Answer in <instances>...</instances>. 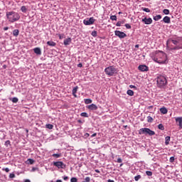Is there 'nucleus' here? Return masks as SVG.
<instances>
[{
    "label": "nucleus",
    "mask_w": 182,
    "mask_h": 182,
    "mask_svg": "<svg viewBox=\"0 0 182 182\" xmlns=\"http://www.w3.org/2000/svg\"><path fill=\"white\" fill-rule=\"evenodd\" d=\"M153 60L154 62H156V63L164 65L167 60V55H166V53L161 50H156Z\"/></svg>",
    "instance_id": "1"
},
{
    "label": "nucleus",
    "mask_w": 182,
    "mask_h": 182,
    "mask_svg": "<svg viewBox=\"0 0 182 182\" xmlns=\"http://www.w3.org/2000/svg\"><path fill=\"white\" fill-rule=\"evenodd\" d=\"M6 16L9 22H11V23H14V22H17V21H19V19H21V16H19V14L15 11L6 12Z\"/></svg>",
    "instance_id": "2"
},
{
    "label": "nucleus",
    "mask_w": 182,
    "mask_h": 182,
    "mask_svg": "<svg viewBox=\"0 0 182 182\" xmlns=\"http://www.w3.org/2000/svg\"><path fill=\"white\" fill-rule=\"evenodd\" d=\"M156 85L158 87L161 89L167 85V77L165 75H158L156 77Z\"/></svg>",
    "instance_id": "3"
},
{
    "label": "nucleus",
    "mask_w": 182,
    "mask_h": 182,
    "mask_svg": "<svg viewBox=\"0 0 182 182\" xmlns=\"http://www.w3.org/2000/svg\"><path fill=\"white\" fill-rule=\"evenodd\" d=\"M105 73L107 76H114L117 73V70L114 66L111 65L105 69Z\"/></svg>",
    "instance_id": "4"
},
{
    "label": "nucleus",
    "mask_w": 182,
    "mask_h": 182,
    "mask_svg": "<svg viewBox=\"0 0 182 182\" xmlns=\"http://www.w3.org/2000/svg\"><path fill=\"white\" fill-rule=\"evenodd\" d=\"M114 35L115 36L119 38V39H124V38L127 36V34H126L124 32L117 30L114 31Z\"/></svg>",
    "instance_id": "5"
},
{
    "label": "nucleus",
    "mask_w": 182,
    "mask_h": 182,
    "mask_svg": "<svg viewBox=\"0 0 182 182\" xmlns=\"http://www.w3.org/2000/svg\"><path fill=\"white\" fill-rule=\"evenodd\" d=\"M53 164L55 167H58V168H66V164L63 161H53Z\"/></svg>",
    "instance_id": "6"
},
{
    "label": "nucleus",
    "mask_w": 182,
    "mask_h": 182,
    "mask_svg": "<svg viewBox=\"0 0 182 182\" xmlns=\"http://www.w3.org/2000/svg\"><path fill=\"white\" fill-rule=\"evenodd\" d=\"M95 21H96V19H95V18L90 17V18L84 19L83 23H84V25L90 26V25H93V23H95Z\"/></svg>",
    "instance_id": "7"
},
{
    "label": "nucleus",
    "mask_w": 182,
    "mask_h": 182,
    "mask_svg": "<svg viewBox=\"0 0 182 182\" xmlns=\"http://www.w3.org/2000/svg\"><path fill=\"white\" fill-rule=\"evenodd\" d=\"M175 122L179 127V130H181L182 129V117H175Z\"/></svg>",
    "instance_id": "8"
},
{
    "label": "nucleus",
    "mask_w": 182,
    "mask_h": 182,
    "mask_svg": "<svg viewBox=\"0 0 182 182\" xmlns=\"http://www.w3.org/2000/svg\"><path fill=\"white\" fill-rule=\"evenodd\" d=\"M138 69L140 72H149V68L146 65H139Z\"/></svg>",
    "instance_id": "9"
},
{
    "label": "nucleus",
    "mask_w": 182,
    "mask_h": 182,
    "mask_svg": "<svg viewBox=\"0 0 182 182\" xmlns=\"http://www.w3.org/2000/svg\"><path fill=\"white\" fill-rule=\"evenodd\" d=\"M141 21L144 22L145 25H151V23H153V19H151V18H147L146 17H145L142 18Z\"/></svg>",
    "instance_id": "10"
},
{
    "label": "nucleus",
    "mask_w": 182,
    "mask_h": 182,
    "mask_svg": "<svg viewBox=\"0 0 182 182\" xmlns=\"http://www.w3.org/2000/svg\"><path fill=\"white\" fill-rule=\"evenodd\" d=\"M149 130V128H141L139 131V134H145V136H147Z\"/></svg>",
    "instance_id": "11"
},
{
    "label": "nucleus",
    "mask_w": 182,
    "mask_h": 182,
    "mask_svg": "<svg viewBox=\"0 0 182 182\" xmlns=\"http://www.w3.org/2000/svg\"><path fill=\"white\" fill-rule=\"evenodd\" d=\"M86 107L90 111H95L97 109V105H96L95 104H91L90 105H87Z\"/></svg>",
    "instance_id": "12"
},
{
    "label": "nucleus",
    "mask_w": 182,
    "mask_h": 182,
    "mask_svg": "<svg viewBox=\"0 0 182 182\" xmlns=\"http://www.w3.org/2000/svg\"><path fill=\"white\" fill-rule=\"evenodd\" d=\"M63 43H64L65 46H68L70 45L72 43V38H65L63 41Z\"/></svg>",
    "instance_id": "13"
},
{
    "label": "nucleus",
    "mask_w": 182,
    "mask_h": 182,
    "mask_svg": "<svg viewBox=\"0 0 182 182\" xmlns=\"http://www.w3.org/2000/svg\"><path fill=\"white\" fill-rule=\"evenodd\" d=\"M79 89V87L76 86L75 87L73 90H72V94L73 96H74V97H77V95H76V93H77V90Z\"/></svg>",
    "instance_id": "14"
},
{
    "label": "nucleus",
    "mask_w": 182,
    "mask_h": 182,
    "mask_svg": "<svg viewBox=\"0 0 182 182\" xmlns=\"http://www.w3.org/2000/svg\"><path fill=\"white\" fill-rule=\"evenodd\" d=\"M33 52L36 55H42V51L41 50V48H33Z\"/></svg>",
    "instance_id": "15"
},
{
    "label": "nucleus",
    "mask_w": 182,
    "mask_h": 182,
    "mask_svg": "<svg viewBox=\"0 0 182 182\" xmlns=\"http://www.w3.org/2000/svg\"><path fill=\"white\" fill-rule=\"evenodd\" d=\"M180 49H182V46H176L173 48H169L168 50H180Z\"/></svg>",
    "instance_id": "16"
},
{
    "label": "nucleus",
    "mask_w": 182,
    "mask_h": 182,
    "mask_svg": "<svg viewBox=\"0 0 182 182\" xmlns=\"http://www.w3.org/2000/svg\"><path fill=\"white\" fill-rule=\"evenodd\" d=\"M160 112L162 114H167L168 110L167 109V108L164 107L160 109Z\"/></svg>",
    "instance_id": "17"
},
{
    "label": "nucleus",
    "mask_w": 182,
    "mask_h": 182,
    "mask_svg": "<svg viewBox=\"0 0 182 182\" xmlns=\"http://www.w3.org/2000/svg\"><path fill=\"white\" fill-rule=\"evenodd\" d=\"M163 22H164V23H170V22H171V18H170V17L166 16L163 18Z\"/></svg>",
    "instance_id": "18"
},
{
    "label": "nucleus",
    "mask_w": 182,
    "mask_h": 182,
    "mask_svg": "<svg viewBox=\"0 0 182 182\" xmlns=\"http://www.w3.org/2000/svg\"><path fill=\"white\" fill-rule=\"evenodd\" d=\"M13 36L15 38H18L19 36V30L18 29H14L13 31Z\"/></svg>",
    "instance_id": "19"
},
{
    "label": "nucleus",
    "mask_w": 182,
    "mask_h": 182,
    "mask_svg": "<svg viewBox=\"0 0 182 182\" xmlns=\"http://www.w3.org/2000/svg\"><path fill=\"white\" fill-rule=\"evenodd\" d=\"M9 100H11V102H12L13 103H18V102H19V99H18V97H16L9 98Z\"/></svg>",
    "instance_id": "20"
},
{
    "label": "nucleus",
    "mask_w": 182,
    "mask_h": 182,
    "mask_svg": "<svg viewBox=\"0 0 182 182\" xmlns=\"http://www.w3.org/2000/svg\"><path fill=\"white\" fill-rule=\"evenodd\" d=\"M170 136H167L165 137V144L166 146H168V144H170Z\"/></svg>",
    "instance_id": "21"
},
{
    "label": "nucleus",
    "mask_w": 182,
    "mask_h": 182,
    "mask_svg": "<svg viewBox=\"0 0 182 182\" xmlns=\"http://www.w3.org/2000/svg\"><path fill=\"white\" fill-rule=\"evenodd\" d=\"M173 40V38H168L166 41V49L168 50L169 48H170V42H171V41Z\"/></svg>",
    "instance_id": "22"
},
{
    "label": "nucleus",
    "mask_w": 182,
    "mask_h": 182,
    "mask_svg": "<svg viewBox=\"0 0 182 182\" xmlns=\"http://www.w3.org/2000/svg\"><path fill=\"white\" fill-rule=\"evenodd\" d=\"M47 45H48V46H56V43L52 41H49L47 42Z\"/></svg>",
    "instance_id": "23"
},
{
    "label": "nucleus",
    "mask_w": 182,
    "mask_h": 182,
    "mask_svg": "<svg viewBox=\"0 0 182 182\" xmlns=\"http://www.w3.org/2000/svg\"><path fill=\"white\" fill-rule=\"evenodd\" d=\"M148 134V136H154V134H156V132H154V131H152L151 129H149L148 132L146 133V135Z\"/></svg>",
    "instance_id": "24"
},
{
    "label": "nucleus",
    "mask_w": 182,
    "mask_h": 182,
    "mask_svg": "<svg viewBox=\"0 0 182 182\" xmlns=\"http://www.w3.org/2000/svg\"><path fill=\"white\" fill-rule=\"evenodd\" d=\"M21 11L23 14H26V11H28V7H26V6H22L21 8Z\"/></svg>",
    "instance_id": "25"
},
{
    "label": "nucleus",
    "mask_w": 182,
    "mask_h": 182,
    "mask_svg": "<svg viewBox=\"0 0 182 182\" xmlns=\"http://www.w3.org/2000/svg\"><path fill=\"white\" fill-rule=\"evenodd\" d=\"M127 95H128V96H134V92L132 90H128L127 91Z\"/></svg>",
    "instance_id": "26"
},
{
    "label": "nucleus",
    "mask_w": 182,
    "mask_h": 182,
    "mask_svg": "<svg viewBox=\"0 0 182 182\" xmlns=\"http://www.w3.org/2000/svg\"><path fill=\"white\" fill-rule=\"evenodd\" d=\"M160 19H161V15L160 14L154 16V21H160Z\"/></svg>",
    "instance_id": "27"
},
{
    "label": "nucleus",
    "mask_w": 182,
    "mask_h": 182,
    "mask_svg": "<svg viewBox=\"0 0 182 182\" xmlns=\"http://www.w3.org/2000/svg\"><path fill=\"white\" fill-rule=\"evenodd\" d=\"M84 102L85 105H90V103H92V101L91 99H85Z\"/></svg>",
    "instance_id": "28"
},
{
    "label": "nucleus",
    "mask_w": 182,
    "mask_h": 182,
    "mask_svg": "<svg viewBox=\"0 0 182 182\" xmlns=\"http://www.w3.org/2000/svg\"><path fill=\"white\" fill-rule=\"evenodd\" d=\"M46 127V129H49V130H52V129H53V125L52 124H47Z\"/></svg>",
    "instance_id": "29"
},
{
    "label": "nucleus",
    "mask_w": 182,
    "mask_h": 182,
    "mask_svg": "<svg viewBox=\"0 0 182 182\" xmlns=\"http://www.w3.org/2000/svg\"><path fill=\"white\" fill-rule=\"evenodd\" d=\"M52 156L53 157H55V159H59L62 156V154H53Z\"/></svg>",
    "instance_id": "30"
},
{
    "label": "nucleus",
    "mask_w": 182,
    "mask_h": 182,
    "mask_svg": "<svg viewBox=\"0 0 182 182\" xmlns=\"http://www.w3.org/2000/svg\"><path fill=\"white\" fill-rule=\"evenodd\" d=\"M33 163H35V160H33L32 159H28L27 160V164H33Z\"/></svg>",
    "instance_id": "31"
},
{
    "label": "nucleus",
    "mask_w": 182,
    "mask_h": 182,
    "mask_svg": "<svg viewBox=\"0 0 182 182\" xmlns=\"http://www.w3.org/2000/svg\"><path fill=\"white\" fill-rule=\"evenodd\" d=\"M80 116L81 117H89V114L87 112H82Z\"/></svg>",
    "instance_id": "32"
},
{
    "label": "nucleus",
    "mask_w": 182,
    "mask_h": 182,
    "mask_svg": "<svg viewBox=\"0 0 182 182\" xmlns=\"http://www.w3.org/2000/svg\"><path fill=\"white\" fill-rule=\"evenodd\" d=\"M163 14H164V15H168L170 14V10L165 9L163 10Z\"/></svg>",
    "instance_id": "33"
},
{
    "label": "nucleus",
    "mask_w": 182,
    "mask_h": 182,
    "mask_svg": "<svg viewBox=\"0 0 182 182\" xmlns=\"http://www.w3.org/2000/svg\"><path fill=\"white\" fill-rule=\"evenodd\" d=\"M153 117H150V116H148L147 117V122L148 123H153Z\"/></svg>",
    "instance_id": "34"
},
{
    "label": "nucleus",
    "mask_w": 182,
    "mask_h": 182,
    "mask_svg": "<svg viewBox=\"0 0 182 182\" xmlns=\"http://www.w3.org/2000/svg\"><path fill=\"white\" fill-rule=\"evenodd\" d=\"M91 35H92V36H93V38H96V37L97 36V31H93L91 33Z\"/></svg>",
    "instance_id": "35"
},
{
    "label": "nucleus",
    "mask_w": 182,
    "mask_h": 182,
    "mask_svg": "<svg viewBox=\"0 0 182 182\" xmlns=\"http://www.w3.org/2000/svg\"><path fill=\"white\" fill-rule=\"evenodd\" d=\"M4 146H6V147H9V146H11V141L9 140L6 141Z\"/></svg>",
    "instance_id": "36"
},
{
    "label": "nucleus",
    "mask_w": 182,
    "mask_h": 182,
    "mask_svg": "<svg viewBox=\"0 0 182 182\" xmlns=\"http://www.w3.org/2000/svg\"><path fill=\"white\" fill-rule=\"evenodd\" d=\"M158 129H159V130H164V125H163L162 124H159L158 125Z\"/></svg>",
    "instance_id": "37"
},
{
    "label": "nucleus",
    "mask_w": 182,
    "mask_h": 182,
    "mask_svg": "<svg viewBox=\"0 0 182 182\" xmlns=\"http://www.w3.org/2000/svg\"><path fill=\"white\" fill-rule=\"evenodd\" d=\"M146 176H148L149 177H150V176H153V172L151 171H146Z\"/></svg>",
    "instance_id": "38"
},
{
    "label": "nucleus",
    "mask_w": 182,
    "mask_h": 182,
    "mask_svg": "<svg viewBox=\"0 0 182 182\" xmlns=\"http://www.w3.org/2000/svg\"><path fill=\"white\" fill-rule=\"evenodd\" d=\"M140 178H141V175H137V176H134V180L136 181H139V180H140Z\"/></svg>",
    "instance_id": "39"
},
{
    "label": "nucleus",
    "mask_w": 182,
    "mask_h": 182,
    "mask_svg": "<svg viewBox=\"0 0 182 182\" xmlns=\"http://www.w3.org/2000/svg\"><path fill=\"white\" fill-rule=\"evenodd\" d=\"M142 11H144V12H150V9L149 8H146V7H142Z\"/></svg>",
    "instance_id": "40"
},
{
    "label": "nucleus",
    "mask_w": 182,
    "mask_h": 182,
    "mask_svg": "<svg viewBox=\"0 0 182 182\" xmlns=\"http://www.w3.org/2000/svg\"><path fill=\"white\" fill-rule=\"evenodd\" d=\"M111 21H117V16H110Z\"/></svg>",
    "instance_id": "41"
},
{
    "label": "nucleus",
    "mask_w": 182,
    "mask_h": 182,
    "mask_svg": "<svg viewBox=\"0 0 182 182\" xmlns=\"http://www.w3.org/2000/svg\"><path fill=\"white\" fill-rule=\"evenodd\" d=\"M70 182H77V178L76 177L71 178Z\"/></svg>",
    "instance_id": "42"
},
{
    "label": "nucleus",
    "mask_w": 182,
    "mask_h": 182,
    "mask_svg": "<svg viewBox=\"0 0 182 182\" xmlns=\"http://www.w3.org/2000/svg\"><path fill=\"white\" fill-rule=\"evenodd\" d=\"M124 26L127 28V29H132V26H130L129 23H126Z\"/></svg>",
    "instance_id": "43"
},
{
    "label": "nucleus",
    "mask_w": 182,
    "mask_h": 182,
    "mask_svg": "<svg viewBox=\"0 0 182 182\" xmlns=\"http://www.w3.org/2000/svg\"><path fill=\"white\" fill-rule=\"evenodd\" d=\"M171 42H172V43H173V45H177L178 43V41H177V40L172 39Z\"/></svg>",
    "instance_id": "44"
},
{
    "label": "nucleus",
    "mask_w": 182,
    "mask_h": 182,
    "mask_svg": "<svg viewBox=\"0 0 182 182\" xmlns=\"http://www.w3.org/2000/svg\"><path fill=\"white\" fill-rule=\"evenodd\" d=\"M9 178H15V173H12L9 174Z\"/></svg>",
    "instance_id": "45"
},
{
    "label": "nucleus",
    "mask_w": 182,
    "mask_h": 182,
    "mask_svg": "<svg viewBox=\"0 0 182 182\" xmlns=\"http://www.w3.org/2000/svg\"><path fill=\"white\" fill-rule=\"evenodd\" d=\"M174 160H175L174 156H171L169 159V161L170 163H174Z\"/></svg>",
    "instance_id": "46"
},
{
    "label": "nucleus",
    "mask_w": 182,
    "mask_h": 182,
    "mask_svg": "<svg viewBox=\"0 0 182 182\" xmlns=\"http://www.w3.org/2000/svg\"><path fill=\"white\" fill-rule=\"evenodd\" d=\"M129 87H130V89H135V90H137V87H136L133 85H129Z\"/></svg>",
    "instance_id": "47"
},
{
    "label": "nucleus",
    "mask_w": 182,
    "mask_h": 182,
    "mask_svg": "<svg viewBox=\"0 0 182 182\" xmlns=\"http://www.w3.org/2000/svg\"><path fill=\"white\" fill-rule=\"evenodd\" d=\"M3 171H6V173H9V168H4L2 169Z\"/></svg>",
    "instance_id": "48"
},
{
    "label": "nucleus",
    "mask_w": 182,
    "mask_h": 182,
    "mask_svg": "<svg viewBox=\"0 0 182 182\" xmlns=\"http://www.w3.org/2000/svg\"><path fill=\"white\" fill-rule=\"evenodd\" d=\"M63 178L65 181H68V180H69V177L66 176H63Z\"/></svg>",
    "instance_id": "49"
},
{
    "label": "nucleus",
    "mask_w": 182,
    "mask_h": 182,
    "mask_svg": "<svg viewBox=\"0 0 182 182\" xmlns=\"http://www.w3.org/2000/svg\"><path fill=\"white\" fill-rule=\"evenodd\" d=\"M123 160L121 159V158H118L117 163H122Z\"/></svg>",
    "instance_id": "50"
},
{
    "label": "nucleus",
    "mask_w": 182,
    "mask_h": 182,
    "mask_svg": "<svg viewBox=\"0 0 182 182\" xmlns=\"http://www.w3.org/2000/svg\"><path fill=\"white\" fill-rule=\"evenodd\" d=\"M116 26H122V23L120 21H118L117 23H116Z\"/></svg>",
    "instance_id": "51"
},
{
    "label": "nucleus",
    "mask_w": 182,
    "mask_h": 182,
    "mask_svg": "<svg viewBox=\"0 0 182 182\" xmlns=\"http://www.w3.org/2000/svg\"><path fill=\"white\" fill-rule=\"evenodd\" d=\"M36 170H38V168L33 167L32 169H31V171H36Z\"/></svg>",
    "instance_id": "52"
},
{
    "label": "nucleus",
    "mask_w": 182,
    "mask_h": 182,
    "mask_svg": "<svg viewBox=\"0 0 182 182\" xmlns=\"http://www.w3.org/2000/svg\"><path fill=\"white\" fill-rule=\"evenodd\" d=\"M83 65H82V63H80L77 64V68H82Z\"/></svg>",
    "instance_id": "53"
},
{
    "label": "nucleus",
    "mask_w": 182,
    "mask_h": 182,
    "mask_svg": "<svg viewBox=\"0 0 182 182\" xmlns=\"http://www.w3.org/2000/svg\"><path fill=\"white\" fill-rule=\"evenodd\" d=\"M121 22V25H123V23H124V22H126V20L124 19L122 21H119Z\"/></svg>",
    "instance_id": "54"
},
{
    "label": "nucleus",
    "mask_w": 182,
    "mask_h": 182,
    "mask_svg": "<svg viewBox=\"0 0 182 182\" xmlns=\"http://www.w3.org/2000/svg\"><path fill=\"white\" fill-rule=\"evenodd\" d=\"M85 137H89V136H90V134L89 133H86L85 134Z\"/></svg>",
    "instance_id": "55"
},
{
    "label": "nucleus",
    "mask_w": 182,
    "mask_h": 182,
    "mask_svg": "<svg viewBox=\"0 0 182 182\" xmlns=\"http://www.w3.org/2000/svg\"><path fill=\"white\" fill-rule=\"evenodd\" d=\"M97 135V134L94 133L93 134L91 135V137H96Z\"/></svg>",
    "instance_id": "56"
},
{
    "label": "nucleus",
    "mask_w": 182,
    "mask_h": 182,
    "mask_svg": "<svg viewBox=\"0 0 182 182\" xmlns=\"http://www.w3.org/2000/svg\"><path fill=\"white\" fill-rule=\"evenodd\" d=\"M8 29H9V27H4V31H8Z\"/></svg>",
    "instance_id": "57"
},
{
    "label": "nucleus",
    "mask_w": 182,
    "mask_h": 182,
    "mask_svg": "<svg viewBox=\"0 0 182 182\" xmlns=\"http://www.w3.org/2000/svg\"><path fill=\"white\" fill-rule=\"evenodd\" d=\"M59 39H63V36H62L60 34L58 35Z\"/></svg>",
    "instance_id": "58"
},
{
    "label": "nucleus",
    "mask_w": 182,
    "mask_h": 182,
    "mask_svg": "<svg viewBox=\"0 0 182 182\" xmlns=\"http://www.w3.org/2000/svg\"><path fill=\"white\" fill-rule=\"evenodd\" d=\"M95 173H100V171L99 169H95Z\"/></svg>",
    "instance_id": "59"
},
{
    "label": "nucleus",
    "mask_w": 182,
    "mask_h": 182,
    "mask_svg": "<svg viewBox=\"0 0 182 182\" xmlns=\"http://www.w3.org/2000/svg\"><path fill=\"white\" fill-rule=\"evenodd\" d=\"M107 182H114V181L111 180V179H108V180H107Z\"/></svg>",
    "instance_id": "60"
},
{
    "label": "nucleus",
    "mask_w": 182,
    "mask_h": 182,
    "mask_svg": "<svg viewBox=\"0 0 182 182\" xmlns=\"http://www.w3.org/2000/svg\"><path fill=\"white\" fill-rule=\"evenodd\" d=\"M24 182H31V180H29V179H26V180L24 181Z\"/></svg>",
    "instance_id": "61"
},
{
    "label": "nucleus",
    "mask_w": 182,
    "mask_h": 182,
    "mask_svg": "<svg viewBox=\"0 0 182 182\" xmlns=\"http://www.w3.org/2000/svg\"><path fill=\"white\" fill-rule=\"evenodd\" d=\"M55 182H62V180L58 179Z\"/></svg>",
    "instance_id": "62"
},
{
    "label": "nucleus",
    "mask_w": 182,
    "mask_h": 182,
    "mask_svg": "<svg viewBox=\"0 0 182 182\" xmlns=\"http://www.w3.org/2000/svg\"><path fill=\"white\" fill-rule=\"evenodd\" d=\"M139 44L135 45V48H139Z\"/></svg>",
    "instance_id": "63"
},
{
    "label": "nucleus",
    "mask_w": 182,
    "mask_h": 182,
    "mask_svg": "<svg viewBox=\"0 0 182 182\" xmlns=\"http://www.w3.org/2000/svg\"><path fill=\"white\" fill-rule=\"evenodd\" d=\"M122 14H123L122 11H119V12L118 13L119 15H122Z\"/></svg>",
    "instance_id": "64"
}]
</instances>
